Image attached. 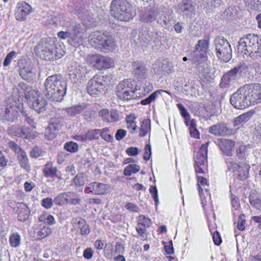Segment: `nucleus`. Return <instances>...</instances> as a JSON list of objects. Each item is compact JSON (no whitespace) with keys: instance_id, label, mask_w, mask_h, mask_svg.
<instances>
[{"instance_id":"51","label":"nucleus","mask_w":261,"mask_h":261,"mask_svg":"<svg viewBox=\"0 0 261 261\" xmlns=\"http://www.w3.org/2000/svg\"><path fill=\"white\" fill-rule=\"evenodd\" d=\"M202 2L203 6L210 8L218 7L222 3V0H202Z\"/></svg>"},{"instance_id":"41","label":"nucleus","mask_w":261,"mask_h":261,"mask_svg":"<svg viewBox=\"0 0 261 261\" xmlns=\"http://www.w3.org/2000/svg\"><path fill=\"white\" fill-rule=\"evenodd\" d=\"M150 129V121L148 119H144L142 122L141 127L140 128L139 136L144 137L149 132Z\"/></svg>"},{"instance_id":"29","label":"nucleus","mask_w":261,"mask_h":261,"mask_svg":"<svg viewBox=\"0 0 261 261\" xmlns=\"http://www.w3.org/2000/svg\"><path fill=\"white\" fill-rule=\"evenodd\" d=\"M4 117L6 120L10 122H13L17 118L18 112L15 105L10 106V108L6 109Z\"/></svg>"},{"instance_id":"42","label":"nucleus","mask_w":261,"mask_h":261,"mask_svg":"<svg viewBox=\"0 0 261 261\" xmlns=\"http://www.w3.org/2000/svg\"><path fill=\"white\" fill-rule=\"evenodd\" d=\"M137 225L144 227H149L152 224L150 219L141 215L137 218Z\"/></svg>"},{"instance_id":"35","label":"nucleus","mask_w":261,"mask_h":261,"mask_svg":"<svg viewBox=\"0 0 261 261\" xmlns=\"http://www.w3.org/2000/svg\"><path fill=\"white\" fill-rule=\"evenodd\" d=\"M164 92L167 93L169 95L170 94V92L167 91H165L164 90H156L152 94H151L148 97L142 100L141 101V103L142 105H146L147 104H149L152 101L154 100L160 94Z\"/></svg>"},{"instance_id":"55","label":"nucleus","mask_w":261,"mask_h":261,"mask_svg":"<svg viewBox=\"0 0 261 261\" xmlns=\"http://www.w3.org/2000/svg\"><path fill=\"white\" fill-rule=\"evenodd\" d=\"M85 180V176L83 173L77 174L74 178V183L77 187L83 186Z\"/></svg>"},{"instance_id":"21","label":"nucleus","mask_w":261,"mask_h":261,"mask_svg":"<svg viewBox=\"0 0 261 261\" xmlns=\"http://www.w3.org/2000/svg\"><path fill=\"white\" fill-rule=\"evenodd\" d=\"M99 116L102 118V120L107 122H114L119 120V112L116 110H111L105 109L101 110L99 112Z\"/></svg>"},{"instance_id":"62","label":"nucleus","mask_w":261,"mask_h":261,"mask_svg":"<svg viewBox=\"0 0 261 261\" xmlns=\"http://www.w3.org/2000/svg\"><path fill=\"white\" fill-rule=\"evenodd\" d=\"M22 118L24 119V121H26L29 125L31 126L33 128H36V123L34 121V120L31 119L28 115L24 112H21Z\"/></svg>"},{"instance_id":"45","label":"nucleus","mask_w":261,"mask_h":261,"mask_svg":"<svg viewBox=\"0 0 261 261\" xmlns=\"http://www.w3.org/2000/svg\"><path fill=\"white\" fill-rule=\"evenodd\" d=\"M35 137L34 132L32 131L29 127L21 126V138L25 139H32Z\"/></svg>"},{"instance_id":"8","label":"nucleus","mask_w":261,"mask_h":261,"mask_svg":"<svg viewBox=\"0 0 261 261\" xmlns=\"http://www.w3.org/2000/svg\"><path fill=\"white\" fill-rule=\"evenodd\" d=\"M116 95L123 100H128L135 98V91L130 79L124 80L116 87Z\"/></svg>"},{"instance_id":"30","label":"nucleus","mask_w":261,"mask_h":261,"mask_svg":"<svg viewBox=\"0 0 261 261\" xmlns=\"http://www.w3.org/2000/svg\"><path fill=\"white\" fill-rule=\"evenodd\" d=\"M73 222L77 225V224L82 225L80 230V234L82 236H87L90 232L89 226L87 224L86 221L81 218H73Z\"/></svg>"},{"instance_id":"47","label":"nucleus","mask_w":261,"mask_h":261,"mask_svg":"<svg viewBox=\"0 0 261 261\" xmlns=\"http://www.w3.org/2000/svg\"><path fill=\"white\" fill-rule=\"evenodd\" d=\"M140 169L139 165L136 164H130L124 169V174L126 176L131 175L133 173L138 172Z\"/></svg>"},{"instance_id":"3","label":"nucleus","mask_w":261,"mask_h":261,"mask_svg":"<svg viewBox=\"0 0 261 261\" xmlns=\"http://www.w3.org/2000/svg\"><path fill=\"white\" fill-rule=\"evenodd\" d=\"M110 13L115 19L125 22L132 20L136 14L132 5L126 0H113Z\"/></svg>"},{"instance_id":"17","label":"nucleus","mask_w":261,"mask_h":261,"mask_svg":"<svg viewBox=\"0 0 261 261\" xmlns=\"http://www.w3.org/2000/svg\"><path fill=\"white\" fill-rule=\"evenodd\" d=\"M208 132L216 136H225L230 135L232 129L228 127L225 123H217L208 128Z\"/></svg>"},{"instance_id":"32","label":"nucleus","mask_w":261,"mask_h":261,"mask_svg":"<svg viewBox=\"0 0 261 261\" xmlns=\"http://www.w3.org/2000/svg\"><path fill=\"white\" fill-rule=\"evenodd\" d=\"M65 194L66 198L67 199V204L77 205L81 203V199L76 193L67 192H65Z\"/></svg>"},{"instance_id":"12","label":"nucleus","mask_w":261,"mask_h":261,"mask_svg":"<svg viewBox=\"0 0 261 261\" xmlns=\"http://www.w3.org/2000/svg\"><path fill=\"white\" fill-rule=\"evenodd\" d=\"M242 72L241 66H236L230 70L222 76L221 87L226 88L234 84L241 77Z\"/></svg>"},{"instance_id":"1","label":"nucleus","mask_w":261,"mask_h":261,"mask_svg":"<svg viewBox=\"0 0 261 261\" xmlns=\"http://www.w3.org/2000/svg\"><path fill=\"white\" fill-rule=\"evenodd\" d=\"M38 55L43 60H55L61 58L65 54L64 46L55 44V39H42L36 47Z\"/></svg>"},{"instance_id":"9","label":"nucleus","mask_w":261,"mask_h":261,"mask_svg":"<svg viewBox=\"0 0 261 261\" xmlns=\"http://www.w3.org/2000/svg\"><path fill=\"white\" fill-rule=\"evenodd\" d=\"M87 61L92 67L98 70L110 68L114 66V61L112 58L99 54L89 56Z\"/></svg>"},{"instance_id":"7","label":"nucleus","mask_w":261,"mask_h":261,"mask_svg":"<svg viewBox=\"0 0 261 261\" xmlns=\"http://www.w3.org/2000/svg\"><path fill=\"white\" fill-rule=\"evenodd\" d=\"M231 105L237 109H244L251 106L245 86L240 88L230 98Z\"/></svg>"},{"instance_id":"24","label":"nucleus","mask_w":261,"mask_h":261,"mask_svg":"<svg viewBox=\"0 0 261 261\" xmlns=\"http://www.w3.org/2000/svg\"><path fill=\"white\" fill-rule=\"evenodd\" d=\"M70 33L71 35V40L75 45L77 43H82L83 38L81 35L82 28L79 23H74L70 27Z\"/></svg>"},{"instance_id":"49","label":"nucleus","mask_w":261,"mask_h":261,"mask_svg":"<svg viewBox=\"0 0 261 261\" xmlns=\"http://www.w3.org/2000/svg\"><path fill=\"white\" fill-rule=\"evenodd\" d=\"M54 201L58 206H62L67 204L65 192L61 193L55 197Z\"/></svg>"},{"instance_id":"15","label":"nucleus","mask_w":261,"mask_h":261,"mask_svg":"<svg viewBox=\"0 0 261 261\" xmlns=\"http://www.w3.org/2000/svg\"><path fill=\"white\" fill-rule=\"evenodd\" d=\"M86 69L85 67H83L76 63H72L69 67V75L71 80L74 82H81L83 77L85 76Z\"/></svg>"},{"instance_id":"22","label":"nucleus","mask_w":261,"mask_h":261,"mask_svg":"<svg viewBox=\"0 0 261 261\" xmlns=\"http://www.w3.org/2000/svg\"><path fill=\"white\" fill-rule=\"evenodd\" d=\"M31 10V6L28 3L24 2L18 3L15 13L16 18L19 20L24 19Z\"/></svg>"},{"instance_id":"56","label":"nucleus","mask_w":261,"mask_h":261,"mask_svg":"<svg viewBox=\"0 0 261 261\" xmlns=\"http://www.w3.org/2000/svg\"><path fill=\"white\" fill-rule=\"evenodd\" d=\"M109 131L108 128H104L102 129H100L101 137L107 142H111L113 140V137L112 135L108 134Z\"/></svg>"},{"instance_id":"10","label":"nucleus","mask_w":261,"mask_h":261,"mask_svg":"<svg viewBox=\"0 0 261 261\" xmlns=\"http://www.w3.org/2000/svg\"><path fill=\"white\" fill-rule=\"evenodd\" d=\"M104 76L100 74L95 75L89 81L87 84L88 93L93 96L99 95L105 87Z\"/></svg>"},{"instance_id":"54","label":"nucleus","mask_w":261,"mask_h":261,"mask_svg":"<svg viewBox=\"0 0 261 261\" xmlns=\"http://www.w3.org/2000/svg\"><path fill=\"white\" fill-rule=\"evenodd\" d=\"M64 148L67 151L75 152L78 151L79 145L74 142L69 141L64 144Z\"/></svg>"},{"instance_id":"25","label":"nucleus","mask_w":261,"mask_h":261,"mask_svg":"<svg viewBox=\"0 0 261 261\" xmlns=\"http://www.w3.org/2000/svg\"><path fill=\"white\" fill-rule=\"evenodd\" d=\"M207 147L203 144L197 152L194 159L196 165L203 166L206 162L207 159Z\"/></svg>"},{"instance_id":"38","label":"nucleus","mask_w":261,"mask_h":261,"mask_svg":"<svg viewBox=\"0 0 261 261\" xmlns=\"http://www.w3.org/2000/svg\"><path fill=\"white\" fill-rule=\"evenodd\" d=\"M251 117V113L247 112L237 117L233 121L234 126H237L248 121Z\"/></svg>"},{"instance_id":"13","label":"nucleus","mask_w":261,"mask_h":261,"mask_svg":"<svg viewBox=\"0 0 261 261\" xmlns=\"http://www.w3.org/2000/svg\"><path fill=\"white\" fill-rule=\"evenodd\" d=\"M251 105L261 102V85L256 83L244 86Z\"/></svg>"},{"instance_id":"52","label":"nucleus","mask_w":261,"mask_h":261,"mask_svg":"<svg viewBox=\"0 0 261 261\" xmlns=\"http://www.w3.org/2000/svg\"><path fill=\"white\" fill-rule=\"evenodd\" d=\"M21 126L14 125L9 127L8 133L9 135L20 137L21 136Z\"/></svg>"},{"instance_id":"11","label":"nucleus","mask_w":261,"mask_h":261,"mask_svg":"<svg viewBox=\"0 0 261 261\" xmlns=\"http://www.w3.org/2000/svg\"><path fill=\"white\" fill-rule=\"evenodd\" d=\"M209 47V40L206 37L204 39L199 40L195 45V51L193 53L192 60L194 62H202L207 58L206 53Z\"/></svg>"},{"instance_id":"64","label":"nucleus","mask_w":261,"mask_h":261,"mask_svg":"<svg viewBox=\"0 0 261 261\" xmlns=\"http://www.w3.org/2000/svg\"><path fill=\"white\" fill-rule=\"evenodd\" d=\"M58 37L61 39H66L69 38L71 39L70 30L68 29L65 31H60L58 32Z\"/></svg>"},{"instance_id":"48","label":"nucleus","mask_w":261,"mask_h":261,"mask_svg":"<svg viewBox=\"0 0 261 261\" xmlns=\"http://www.w3.org/2000/svg\"><path fill=\"white\" fill-rule=\"evenodd\" d=\"M10 244L12 247H17L20 244V236L17 233H13L10 237Z\"/></svg>"},{"instance_id":"26","label":"nucleus","mask_w":261,"mask_h":261,"mask_svg":"<svg viewBox=\"0 0 261 261\" xmlns=\"http://www.w3.org/2000/svg\"><path fill=\"white\" fill-rule=\"evenodd\" d=\"M17 218L18 221H25L29 217L30 211L28 206L23 203H19L17 204Z\"/></svg>"},{"instance_id":"59","label":"nucleus","mask_w":261,"mask_h":261,"mask_svg":"<svg viewBox=\"0 0 261 261\" xmlns=\"http://www.w3.org/2000/svg\"><path fill=\"white\" fill-rule=\"evenodd\" d=\"M124 251V247L123 245L120 242H117L115 244V250L113 251V249H111L112 253L114 254H122Z\"/></svg>"},{"instance_id":"2","label":"nucleus","mask_w":261,"mask_h":261,"mask_svg":"<svg viewBox=\"0 0 261 261\" xmlns=\"http://www.w3.org/2000/svg\"><path fill=\"white\" fill-rule=\"evenodd\" d=\"M45 95L46 98L52 101H60L66 94L67 84L60 74H54L48 76L44 83Z\"/></svg>"},{"instance_id":"61","label":"nucleus","mask_w":261,"mask_h":261,"mask_svg":"<svg viewBox=\"0 0 261 261\" xmlns=\"http://www.w3.org/2000/svg\"><path fill=\"white\" fill-rule=\"evenodd\" d=\"M54 202L51 198L47 197L42 200L41 205L45 208L49 209L53 206Z\"/></svg>"},{"instance_id":"5","label":"nucleus","mask_w":261,"mask_h":261,"mask_svg":"<svg viewBox=\"0 0 261 261\" xmlns=\"http://www.w3.org/2000/svg\"><path fill=\"white\" fill-rule=\"evenodd\" d=\"M19 86L24 90L25 97L28 99L32 109L38 113L45 111L47 101L40 95L39 91L28 86L24 83H20Z\"/></svg>"},{"instance_id":"44","label":"nucleus","mask_w":261,"mask_h":261,"mask_svg":"<svg viewBox=\"0 0 261 261\" xmlns=\"http://www.w3.org/2000/svg\"><path fill=\"white\" fill-rule=\"evenodd\" d=\"M39 220L40 222H43L49 225L54 224L56 223L54 216L48 213L42 214L40 216Z\"/></svg>"},{"instance_id":"39","label":"nucleus","mask_w":261,"mask_h":261,"mask_svg":"<svg viewBox=\"0 0 261 261\" xmlns=\"http://www.w3.org/2000/svg\"><path fill=\"white\" fill-rule=\"evenodd\" d=\"M247 153V147L244 145H241L236 149V156L241 162H244L246 158Z\"/></svg>"},{"instance_id":"20","label":"nucleus","mask_w":261,"mask_h":261,"mask_svg":"<svg viewBox=\"0 0 261 261\" xmlns=\"http://www.w3.org/2000/svg\"><path fill=\"white\" fill-rule=\"evenodd\" d=\"M101 43L100 51L108 53L113 51L116 48V45L114 39L108 33H105Z\"/></svg>"},{"instance_id":"53","label":"nucleus","mask_w":261,"mask_h":261,"mask_svg":"<svg viewBox=\"0 0 261 261\" xmlns=\"http://www.w3.org/2000/svg\"><path fill=\"white\" fill-rule=\"evenodd\" d=\"M100 132L99 129H94L89 130L86 134L88 140H96L99 138Z\"/></svg>"},{"instance_id":"16","label":"nucleus","mask_w":261,"mask_h":261,"mask_svg":"<svg viewBox=\"0 0 261 261\" xmlns=\"http://www.w3.org/2000/svg\"><path fill=\"white\" fill-rule=\"evenodd\" d=\"M108 191L109 187L107 185L96 181L88 184L84 190L86 194L98 195L106 194Z\"/></svg>"},{"instance_id":"33","label":"nucleus","mask_w":261,"mask_h":261,"mask_svg":"<svg viewBox=\"0 0 261 261\" xmlns=\"http://www.w3.org/2000/svg\"><path fill=\"white\" fill-rule=\"evenodd\" d=\"M17 157L21 166L27 171L30 170V166L26 153L22 150L18 152Z\"/></svg>"},{"instance_id":"40","label":"nucleus","mask_w":261,"mask_h":261,"mask_svg":"<svg viewBox=\"0 0 261 261\" xmlns=\"http://www.w3.org/2000/svg\"><path fill=\"white\" fill-rule=\"evenodd\" d=\"M37 237L38 239H42L51 233V229L49 227L43 226L42 228L36 229Z\"/></svg>"},{"instance_id":"14","label":"nucleus","mask_w":261,"mask_h":261,"mask_svg":"<svg viewBox=\"0 0 261 261\" xmlns=\"http://www.w3.org/2000/svg\"><path fill=\"white\" fill-rule=\"evenodd\" d=\"M176 12L184 16L191 17L195 14V6L191 0H182L178 4Z\"/></svg>"},{"instance_id":"19","label":"nucleus","mask_w":261,"mask_h":261,"mask_svg":"<svg viewBox=\"0 0 261 261\" xmlns=\"http://www.w3.org/2000/svg\"><path fill=\"white\" fill-rule=\"evenodd\" d=\"M218 144L220 150L224 154L228 157L232 156L233 148L236 145L235 141L222 138L218 140Z\"/></svg>"},{"instance_id":"23","label":"nucleus","mask_w":261,"mask_h":261,"mask_svg":"<svg viewBox=\"0 0 261 261\" xmlns=\"http://www.w3.org/2000/svg\"><path fill=\"white\" fill-rule=\"evenodd\" d=\"M105 33H101L100 32H94L91 33L88 37V40L89 43L94 48L101 50V45L102 44L101 41L103 39Z\"/></svg>"},{"instance_id":"28","label":"nucleus","mask_w":261,"mask_h":261,"mask_svg":"<svg viewBox=\"0 0 261 261\" xmlns=\"http://www.w3.org/2000/svg\"><path fill=\"white\" fill-rule=\"evenodd\" d=\"M249 166L246 163L241 164L240 166L233 174L240 180H243L248 177Z\"/></svg>"},{"instance_id":"4","label":"nucleus","mask_w":261,"mask_h":261,"mask_svg":"<svg viewBox=\"0 0 261 261\" xmlns=\"http://www.w3.org/2000/svg\"><path fill=\"white\" fill-rule=\"evenodd\" d=\"M238 49L245 54H249L251 58L261 59V39L257 35L247 34L240 39Z\"/></svg>"},{"instance_id":"37","label":"nucleus","mask_w":261,"mask_h":261,"mask_svg":"<svg viewBox=\"0 0 261 261\" xmlns=\"http://www.w3.org/2000/svg\"><path fill=\"white\" fill-rule=\"evenodd\" d=\"M225 164L227 166L228 170L233 173L237 171V169L240 166L241 164H238L236 162L235 158H232L230 157H228L225 160Z\"/></svg>"},{"instance_id":"34","label":"nucleus","mask_w":261,"mask_h":261,"mask_svg":"<svg viewBox=\"0 0 261 261\" xmlns=\"http://www.w3.org/2000/svg\"><path fill=\"white\" fill-rule=\"evenodd\" d=\"M85 109H86V105H79L66 108L65 112L69 116H74L82 113Z\"/></svg>"},{"instance_id":"46","label":"nucleus","mask_w":261,"mask_h":261,"mask_svg":"<svg viewBox=\"0 0 261 261\" xmlns=\"http://www.w3.org/2000/svg\"><path fill=\"white\" fill-rule=\"evenodd\" d=\"M134 74L138 79H142L145 76L146 73V68L142 64H138L136 67L134 69Z\"/></svg>"},{"instance_id":"43","label":"nucleus","mask_w":261,"mask_h":261,"mask_svg":"<svg viewBox=\"0 0 261 261\" xmlns=\"http://www.w3.org/2000/svg\"><path fill=\"white\" fill-rule=\"evenodd\" d=\"M249 202L251 205L257 211H261V196L256 197L254 195L249 196Z\"/></svg>"},{"instance_id":"18","label":"nucleus","mask_w":261,"mask_h":261,"mask_svg":"<svg viewBox=\"0 0 261 261\" xmlns=\"http://www.w3.org/2000/svg\"><path fill=\"white\" fill-rule=\"evenodd\" d=\"M19 75L24 80L31 82L36 77L35 70L30 64L25 63L20 68Z\"/></svg>"},{"instance_id":"36","label":"nucleus","mask_w":261,"mask_h":261,"mask_svg":"<svg viewBox=\"0 0 261 261\" xmlns=\"http://www.w3.org/2000/svg\"><path fill=\"white\" fill-rule=\"evenodd\" d=\"M56 124L55 123H51L46 128L45 132V137L48 140H52L56 137L57 131Z\"/></svg>"},{"instance_id":"63","label":"nucleus","mask_w":261,"mask_h":261,"mask_svg":"<svg viewBox=\"0 0 261 261\" xmlns=\"http://www.w3.org/2000/svg\"><path fill=\"white\" fill-rule=\"evenodd\" d=\"M149 192L150 193L152 198L154 199L156 205H157L159 203V198L156 188L155 186H151L149 188Z\"/></svg>"},{"instance_id":"31","label":"nucleus","mask_w":261,"mask_h":261,"mask_svg":"<svg viewBox=\"0 0 261 261\" xmlns=\"http://www.w3.org/2000/svg\"><path fill=\"white\" fill-rule=\"evenodd\" d=\"M57 168L51 162H47L43 170L44 175L46 177H54L57 176Z\"/></svg>"},{"instance_id":"60","label":"nucleus","mask_w":261,"mask_h":261,"mask_svg":"<svg viewBox=\"0 0 261 261\" xmlns=\"http://www.w3.org/2000/svg\"><path fill=\"white\" fill-rule=\"evenodd\" d=\"M177 107L180 111L181 116L187 120V119H190V115L186 109L181 103L177 104Z\"/></svg>"},{"instance_id":"27","label":"nucleus","mask_w":261,"mask_h":261,"mask_svg":"<svg viewBox=\"0 0 261 261\" xmlns=\"http://www.w3.org/2000/svg\"><path fill=\"white\" fill-rule=\"evenodd\" d=\"M158 14V11L154 8L145 10L142 14L141 20L145 22H151L154 21Z\"/></svg>"},{"instance_id":"50","label":"nucleus","mask_w":261,"mask_h":261,"mask_svg":"<svg viewBox=\"0 0 261 261\" xmlns=\"http://www.w3.org/2000/svg\"><path fill=\"white\" fill-rule=\"evenodd\" d=\"M196 126V124L195 122L193 119H192L190 121L189 127V130L191 136L195 138H199L200 134Z\"/></svg>"},{"instance_id":"57","label":"nucleus","mask_w":261,"mask_h":261,"mask_svg":"<svg viewBox=\"0 0 261 261\" xmlns=\"http://www.w3.org/2000/svg\"><path fill=\"white\" fill-rule=\"evenodd\" d=\"M65 17L63 14H58L53 18V21L56 24L64 25Z\"/></svg>"},{"instance_id":"6","label":"nucleus","mask_w":261,"mask_h":261,"mask_svg":"<svg viewBox=\"0 0 261 261\" xmlns=\"http://www.w3.org/2000/svg\"><path fill=\"white\" fill-rule=\"evenodd\" d=\"M214 43L218 58L224 62H228L232 58V49L228 40L223 36H218L215 38Z\"/></svg>"},{"instance_id":"58","label":"nucleus","mask_w":261,"mask_h":261,"mask_svg":"<svg viewBox=\"0 0 261 261\" xmlns=\"http://www.w3.org/2000/svg\"><path fill=\"white\" fill-rule=\"evenodd\" d=\"M16 54V53L15 51H11L10 52L5 58L3 63L4 66L5 67L8 66L10 64L12 59L15 58Z\"/></svg>"}]
</instances>
